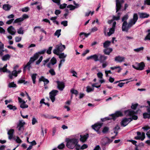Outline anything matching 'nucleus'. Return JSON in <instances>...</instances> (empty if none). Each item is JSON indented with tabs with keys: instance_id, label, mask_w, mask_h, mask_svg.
<instances>
[{
	"instance_id": "nucleus-1",
	"label": "nucleus",
	"mask_w": 150,
	"mask_h": 150,
	"mask_svg": "<svg viewBox=\"0 0 150 150\" xmlns=\"http://www.w3.org/2000/svg\"><path fill=\"white\" fill-rule=\"evenodd\" d=\"M76 137V135H73L66 139V146L68 148L73 149L75 148L76 150L79 149L80 145L78 144L79 140Z\"/></svg>"
},
{
	"instance_id": "nucleus-2",
	"label": "nucleus",
	"mask_w": 150,
	"mask_h": 150,
	"mask_svg": "<svg viewBox=\"0 0 150 150\" xmlns=\"http://www.w3.org/2000/svg\"><path fill=\"white\" fill-rule=\"evenodd\" d=\"M138 19V16L137 13H134L133 18L131 19L128 24L127 22H123L122 26V30L123 31L127 32L128 30L134 25L135 24Z\"/></svg>"
},
{
	"instance_id": "nucleus-3",
	"label": "nucleus",
	"mask_w": 150,
	"mask_h": 150,
	"mask_svg": "<svg viewBox=\"0 0 150 150\" xmlns=\"http://www.w3.org/2000/svg\"><path fill=\"white\" fill-rule=\"evenodd\" d=\"M7 67V64H6L2 68H0V71H3V72H7L9 73L8 76L10 79H12L13 76L15 77L17 76V74L20 73L21 72V69H19L17 71L16 70H14L11 72L10 71L8 70L6 67Z\"/></svg>"
},
{
	"instance_id": "nucleus-4",
	"label": "nucleus",
	"mask_w": 150,
	"mask_h": 150,
	"mask_svg": "<svg viewBox=\"0 0 150 150\" xmlns=\"http://www.w3.org/2000/svg\"><path fill=\"white\" fill-rule=\"evenodd\" d=\"M122 114L121 112L120 111H117L114 114L110 115L109 117H106L102 119L101 120L103 121L108 120L111 119H112L113 120H115L116 118L119 116H122Z\"/></svg>"
},
{
	"instance_id": "nucleus-5",
	"label": "nucleus",
	"mask_w": 150,
	"mask_h": 150,
	"mask_svg": "<svg viewBox=\"0 0 150 150\" xmlns=\"http://www.w3.org/2000/svg\"><path fill=\"white\" fill-rule=\"evenodd\" d=\"M124 113L126 116L131 117L133 120H136L138 118L137 116L135 115L136 113L131 110H126L125 111Z\"/></svg>"
},
{
	"instance_id": "nucleus-6",
	"label": "nucleus",
	"mask_w": 150,
	"mask_h": 150,
	"mask_svg": "<svg viewBox=\"0 0 150 150\" xmlns=\"http://www.w3.org/2000/svg\"><path fill=\"white\" fill-rule=\"evenodd\" d=\"M145 66L144 62H142L140 63L136 62L134 65H132V67L134 69L139 70H143Z\"/></svg>"
},
{
	"instance_id": "nucleus-7",
	"label": "nucleus",
	"mask_w": 150,
	"mask_h": 150,
	"mask_svg": "<svg viewBox=\"0 0 150 150\" xmlns=\"http://www.w3.org/2000/svg\"><path fill=\"white\" fill-rule=\"evenodd\" d=\"M65 49V45H62L61 43H60L56 46L55 49L53 50V51L54 50H56V52L59 53V52H62Z\"/></svg>"
},
{
	"instance_id": "nucleus-8",
	"label": "nucleus",
	"mask_w": 150,
	"mask_h": 150,
	"mask_svg": "<svg viewBox=\"0 0 150 150\" xmlns=\"http://www.w3.org/2000/svg\"><path fill=\"white\" fill-rule=\"evenodd\" d=\"M35 60L33 58V57H31L29 61L27 63V64L25 65L23 69V72L25 71V69H27L30 71V68H31V64Z\"/></svg>"
},
{
	"instance_id": "nucleus-9",
	"label": "nucleus",
	"mask_w": 150,
	"mask_h": 150,
	"mask_svg": "<svg viewBox=\"0 0 150 150\" xmlns=\"http://www.w3.org/2000/svg\"><path fill=\"white\" fill-rule=\"evenodd\" d=\"M58 91L56 90H53L49 93L50 98L52 102H54L55 100V96L57 95Z\"/></svg>"
},
{
	"instance_id": "nucleus-10",
	"label": "nucleus",
	"mask_w": 150,
	"mask_h": 150,
	"mask_svg": "<svg viewBox=\"0 0 150 150\" xmlns=\"http://www.w3.org/2000/svg\"><path fill=\"white\" fill-rule=\"evenodd\" d=\"M18 100L19 103H21L20 107L22 108H28V105L25 104L26 102L23 100L19 97H18Z\"/></svg>"
},
{
	"instance_id": "nucleus-11",
	"label": "nucleus",
	"mask_w": 150,
	"mask_h": 150,
	"mask_svg": "<svg viewBox=\"0 0 150 150\" xmlns=\"http://www.w3.org/2000/svg\"><path fill=\"white\" fill-rule=\"evenodd\" d=\"M101 126L102 125L100 123L96 124L92 126L93 129L96 131L98 134L100 133V132L99 131V129Z\"/></svg>"
},
{
	"instance_id": "nucleus-12",
	"label": "nucleus",
	"mask_w": 150,
	"mask_h": 150,
	"mask_svg": "<svg viewBox=\"0 0 150 150\" xmlns=\"http://www.w3.org/2000/svg\"><path fill=\"white\" fill-rule=\"evenodd\" d=\"M132 120V119L131 118H125L122 120L121 122V125L124 127H125Z\"/></svg>"
},
{
	"instance_id": "nucleus-13",
	"label": "nucleus",
	"mask_w": 150,
	"mask_h": 150,
	"mask_svg": "<svg viewBox=\"0 0 150 150\" xmlns=\"http://www.w3.org/2000/svg\"><path fill=\"white\" fill-rule=\"evenodd\" d=\"M125 58L120 56H118L116 57L115 58V61L117 62L121 63L125 62Z\"/></svg>"
},
{
	"instance_id": "nucleus-14",
	"label": "nucleus",
	"mask_w": 150,
	"mask_h": 150,
	"mask_svg": "<svg viewBox=\"0 0 150 150\" xmlns=\"http://www.w3.org/2000/svg\"><path fill=\"white\" fill-rule=\"evenodd\" d=\"M46 51V50L45 49L41 50L35 54L33 57L36 60L38 58L40 54H44Z\"/></svg>"
},
{
	"instance_id": "nucleus-15",
	"label": "nucleus",
	"mask_w": 150,
	"mask_h": 150,
	"mask_svg": "<svg viewBox=\"0 0 150 150\" xmlns=\"http://www.w3.org/2000/svg\"><path fill=\"white\" fill-rule=\"evenodd\" d=\"M7 30L8 32L11 35H15L16 33L15 29L11 26L8 28Z\"/></svg>"
},
{
	"instance_id": "nucleus-16",
	"label": "nucleus",
	"mask_w": 150,
	"mask_h": 150,
	"mask_svg": "<svg viewBox=\"0 0 150 150\" xmlns=\"http://www.w3.org/2000/svg\"><path fill=\"white\" fill-rule=\"evenodd\" d=\"M53 53L59 56V57L60 59H65L67 57V55L65 54L64 53H57L56 52V50H54L53 51Z\"/></svg>"
},
{
	"instance_id": "nucleus-17",
	"label": "nucleus",
	"mask_w": 150,
	"mask_h": 150,
	"mask_svg": "<svg viewBox=\"0 0 150 150\" xmlns=\"http://www.w3.org/2000/svg\"><path fill=\"white\" fill-rule=\"evenodd\" d=\"M116 24V23L115 21L113 23L112 28L110 29L109 32L108 33V36H110L111 34L114 33Z\"/></svg>"
},
{
	"instance_id": "nucleus-18",
	"label": "nucleus",
	"mask_w": 150,
	"mask_h": 150,
	"mask_svg": "<svg viewBox=\"0 0 150 150\" xmlns=\"http://www.w3.org/2000/svg\"><path fill=\"white\" fill-rule=\"evenodd\" d=\"M98 57V54H95L87 57L86 59L87 60H89L90 59H93L96 62L99 60Z\"/></svg>"
},
{
	"instance_id": "nucleus-19",
	"label": "nucleus",
	"mask_w": 150,
	"mask_h": 150,
	"mask_svg": "<svg viewBox=\"0 0 150 150\" xmlns=\"http://www.w3.org/2000/svg\"><path fill=\"white\" fill-rule=\"evenodd\" d=\"M80 140L82 143L85 142L87 140V139L88 137V134H86L84 135H81L80 136Z\"/></svg>"
},
{
	"instance_id": "nucleus-20",
	"label": "nucleus",
	"mask_w": 150,
	"mask_h": 150,
	"mask_svg": "<svg viewBox=\"0 0 150 150\" xmlns=\"http://www.w3.org/2000/svg\"><path fill=\"white\" fill-rule=\"evenodd\" d=\"M57 84L58 88L61 91H62L65 87L64 83L62 81H57Z\"/></svg>"
},
{
	"instance_id": "nucleus-21",
	"label": "nucleus",
	"mask_w": 150,
	"mask_h": 150,
	"mask_svg": "<svg viewBox=\"0 0 150 150\" xmlns=\"http://www.w3.org/2000/svg\"><path fill=\"white\" fill-rule=\"evenodd\" d=\"M14 131L13 129H11L8 131L7 134L8 135V138L9 139L11 140L13 138Z\"/></svg>"
},
{
	"instance_id": "nucleus-22",
	"label": "nucleus",
	"mask_w": 150,
	"mask_h": 150,
	"mask_svg": "<svg viewBox=\"0 0 150 150\" xmlns=\"http://www.w3.org/2000/svg\"><path fill=\"white\" fill-rule=\"evenodd\" d=\"M146 35L144 39L145 41H150V29L146 31Z\"/></svg>"
},
{
	"instance_id": "nucleus-23",
	"label": "nucleus",
	"mask_w": 150,
	"mask_h": 150,
	"mask_svg": "<svg viewBox=\"0 0 150 150\" xmlns=\"http://www.w3.org/2000/svg\"><path fill=\"white\" fill-rule=\"evenodd\" d=\"M139 17L140 18H147L149 16V14L146 13H139Z\"/></svg>"
},
{
	"instance_id": "nucleus-24",
	"label": "nucleus",
	"mask_w": 150,
	"mask_h": 150,
	"mask_svg": "<svg viewBox=\"0 0 150 150\" xmlns=\"http://www.w3.org/2000/svg\"><path fill=\"white\" fill-rule=\"evenodd\" d=\"M98 57L99 58L98 59V61H99L100 62H101L105 60L107 58V57L101 54H98Z\"/></svg>"
},
{
	"instance_id": "nucleus-25",
	"label": "nucleus",
	"mask_w": 150,
	"mask_h": 150,
	"mask_svg": "<svg viewBox=\"0 0 150 150\" xmlns=\"http://www.w3.org/2000/svg\"><path fill=\"white\" fill-rule=\"evenodd\" d=\"M112 51V49L111 48H107L103 50L104 53L107 55H109L110 53Z\"/></svg>"
},
{
	"instance_id": "nucleus-26",
	"label": "nucleus",
	"mask_w": 150,
	"mask_h": 150,
	"mask_svg": "<svg viewBox=\"0 0 150 150\" xmlns=\"http://www.w3.org/2000/svg\"><path fill=\"white\" fill-rule=\"evenodd\" d=\"M121 5L119 0H116V12H117V11L120 10L121 7Z\"/></svg>"
},
{
	"instance_id": "nucleus-27",
	"label": "nucleus",
	"mask_w": 150,
	"mask_h": 150,
	"mask_svg": "<svg viewBox=\"0 0 150 150\" xmlns=\"http://www.w3.org/2000/svg\"><path fill=\"white\" fill-rule=\"evenodd\" d=\"M11 6L8 4H4L3 5V8L4 10L8 11L10 10Z\"/></svg>"
},
{
	"instance_id": "nucleus-28",
	"label": "nucleus",
	"mask_w": 150,
	"mask_h": 150,
	"mask_svg": "<svg viewBox=\"0 0 150 150\" xmlns=\"http://www.w3.org/2000/svg\"><path fill=\"white\" fill-rule=\"evenodd\" d=\"M39 81H42L44 82V84H47L49 83V81L47 79H46L43 76H41L39 79Z\"/></svg>"
},
{
	"instance_id": "nucleus-29",
	"label": "nucleus",
	"mask_w": 150,
	"mask_h": 150,
	"mask_svg": "<svg viewBox=\"0 0 150 150\" xmlns=\"http://www.w3.org/2000/svg\"><path fill=\"white\" fill-rule=\"evenodd\" d=\"M137 135H139L140 136V139L142 141H143L144 140L145 138V134L144 133L142 132L141 134V132H137Z\"/></svg>"
},
{
	"instance_id": "nucleus-30",
	"label": "nucleus",
	"mask_w": 150,
	"mask_h": 150,
	"mask_svg": "<svg viewBox=\"0 0 150 150\" xmlns=\"http://www.w3.org/2000/svg\"><path fill=\"white\" fill-rule=\"evenodd\" d=\"M104 144H107L112 142V139H110L106 137L104 138Z\"/></svg>"
},
{
	"instance_id": "nucleus-31",
	"label": "nucleus",
	"mask_w": 150,
	"mask_h": 150,
	"mask_svg": "<svg viewBox=\"0 0 150 150\" xmlns=\"http://www.w3.org/2000/svg\"><path fill=\"white\" fill-rule=\"evenodd\" d=\"M4 44L1 42H0V54L1 55H3V52L4 51Z\"/></svg>"
},
{
	"instance_id": "nucleus-32",
	"label": "nucleus",
	"mask_w": 150,
	"mask_h": 150,
	"mask_svg": "<svg viewBox=\"0 0 150 150\" xmlns=\"http://www.w3.org/2000/svg\"><path fill=\"white\" fill-rule=\"evenodd\" d=\"M121 16V13H117V16H112V19L113 20H118L120 19V16Z\"/></svg>"
},
{
	"instance_id": "nucleus-33",
	"label": "nucleus",
	"mask_w": 150,
	"mask_h": 150,
	"mask_svg": "<svg viewBox=\"0 0 150 150\" xmlns=\"http://www.w3.org/2000/svg\"><path fill=\"white\" fill-rule=\"evenodd\" d=\"M10 57V56L8 54H6L3 56L2 57V60L5 61L9 59Z\"/></svg>"
},
{
	"instance_id": "nucleus-34",
	"label": "nucleus",
	"mask_w": 150,
	"mask_h": 150,
	"mask_svg": "<svg viewBox=\"0 0 150 150\" xmlns=\"http://www.w3.org/2000/svg\"><path fill=\"white\" fill-rule=\"evenodd\" d=\"M111 43V42L109 41H107L103 43V47L104 48H107L109 47Z\"/></svg>"
},
{
	"instance_id": "nucleus-35",
	"label": "nucleus",
	"mask_w": 150,
	"mask_h": 150,
	"mask_svg": "<svg viewBox=\"0 0 150 150\" xmlns=\"http://www.w3.org/2000/svg\"><path fill=\"white\" fill-rule=\"evenodd\" d=\"M57 16L52 17L50 19L51 21H52L54 23H56L57 25H58L59 23L58 21L56 20V19H57Z\"/></svg>"
},
{
	"instance_id": "nucleus-36",
	"label": "nucleus",
	"mask_w": 150,
	"mask_h": 150,
	"mask_svg": "<svg viewBox=\"0 0 150 150\" xmlns=\"http://www.w3.org/2000/svg\"><path fill=\"white\" fill-rule=\"evenodd\" d=\"M61 30L59 29L57 30L54 33V35L56 36H57V38H59V37L61 35Z\"/></svg>"
},
{
	"instance_id": "nucleus-37",
	"label": "nucleus",
	"mask_w": 150,
	"mask_h": 150,
	"mask_svg": "<svg viewBox=\"0 0 150 150\" xmlns=\"http://www.w3.org/2000/svg\"><path fill=\"white\" fill-rule=\"evenodd\" d=\"M57 60L54 57H53L50 60V63L52 65H54L56 63Z\"/></svg>"
},
{
	"instance_id": "nucleus-38",
	"label": "nucleus",
	"mask_w": 150,
	"mask_h": 150,
	"mask_svg": "<svg viewBox=\"0 0 150 150\" xmlns=\"http://www.w3.org/2000/svg\"><path fill=\"white\" fill-rule=\"evenodd\" d=\"M23 21V18H18L15 20L14 21V23H21Z\"/></svg>"
},
{
	"instance_id": "nucleus-39",
	"label": "nucleus",
	"mask_w": 150,
	"mask_h": 150,
	"mask_svg": "<svg viewBox=\"0 0 150 150\" xmlns=\"http://www.w3.org/2000/svg\"><path fill=\"white\" fill-rule=\"evenodd\" d=\"M120 129V127L118 125L116 126L113 129V131L115 134V135H117L118 134L117 131Z\"/></svg>"
},
{
	"instance_id": "nucleus-40",
	"label": "nucleus",
	"mask_w": 150,
	"mask_h": 150,
	"mask_svg": "<svg viewBox=\"0 0 150 150\" xmlns=\"http://www.w3.org/2000/svg\"><path fill=\"white\" fill-rule=\"evenodd\" d=\"M144 49V47H143L135 49L134 50V51L136 52H139L141 51H142Z\"/></svg>"
},
{
	"instance_id": "nucleus-41",
	"label": "nucleus",
	"mask_w": 150,
	"mask_h": 150,
	"mask_svg": "<svg viewBox=\"0 0 150 150\" xmlns=\"http://www.w3.org/2000/svg\"><path fill=\"white\" fill-rule=\"evenodd\" d=\"M37 75L36 74H34L31 76L32 79L33 81V83L34 84L35 83V79H36V76Z\"/></svg>"
},
{
	"instance_id": "nucleus-42",
	"label": "nucleus",
	"mask_w": 150,
	"mask_h": 150,
	"mask_svg": "<svg viewBox=\"0 0 150 150\" xmlns=\"http://www.w3.org/2000/svg\"><path fill=\"white\" fill-rule=\"evenodd\" d=\"M17 33L19 34H23L24 33V30L22 27H21L17 30Z\"/></svg>"
},
{
	"instance_id": "nucleus-43",
	"label": "nucleus",
	"mask_w": 150,
	"mask_h": 150,
	"mask_svg": "<svg viewBox=\"0 0 150 150\" xmlns=\"http://www.w3.org/2000/svg\"><path fill=\"white\" fill-rule=\"evenodd\" d=\"M25 124V122L23 120H20L17 125L23 127Z\"/></svg>"
},
{
	"instance_id": "nucleus-44",
	"label": "nucleus",
	"mask_w": 150,
	"mask_h": 150,
	"mask_svg": "<svg viewBox=\"0 0 150 150\" xmlns=\"http://www.w3.org/2000/svg\"><path fill=\"white\" fill-rule=\"evenodd\" d=\"M128 18V16L127 14H126L122 18V21L123 22H127L126 21Z\"/></svg>"
},
{
	"instance_id": "nucleus-45",
	"label": "nucleus",
	"mask_w": 150,
	"mask_h": 150,
	"mask_svg": "<svg viewBox=\"0 0 150 150\" xmlns=\"http://www.w3.org/2000/svg\"><path fill=\"white\" fill-rule=\"evenodd\" d=\"M144 117V118H150V113H145L143 114Z\"/></svg>"
},
{
	"instance_id": "nucleus-46",
	"label": "nucleus",
	"mask_w": 150,
	"mask_h": 150,
	"mask_svg": "<svg viewBox=\"0 0 150 150\" xmlns=\"http://www.w3.org/2000/svg\"><path fill=\"white\" fill-rule=\"evenodd\" d=\"M8 86L10 88L12 87H16V84H15L13 82L9 83L8 84Z\"/></svg>"
},
{
	"instance_id": "nucleus-47",
	"label": "nucleus",
	"mask_w": 150,
	"mask_h": 150,
	"mask_svg": "<svg viewBox=\"0 0 150 150\" xmlns=\"http://www.w3.org/2000/svg\"><path fill=\"white\" fill-rule=\"evenodd\" d=\"M67 7L69 8L70 10H73L76 8V7L75 6H74L72 5H68L67 6Z\"/></svg>"
},
{
	"instance_id": "nucleus-48",
	"label": "nucleus",
	"mask_w": 150,
	"mask_h": 150,
	"mask_svg": "<svg viewBox=\"0 0 150 150\" xmlns=\"http://www.w3.org/2000/svg\"><path fill=\"white\" fill-rule=\"evenodd\" d=\"M49 72L50 73L52 76L55 75L56 73L54 71V70L52 69H51L49 71Z\"/></svg>"
},
{
	"instance_id": "nucleus-49",
	"label": "nucleus",
	"mask_w": 150,
	"mask_h": 150,
	"mask_svg": "<svg viewBox=\"0 0 150 150\" xmlns=\"http://www.w3.org/2000/svg\"><path fill=\"white\" fill-rule=\"evenodd\" d=\"M93 88H91L89 86H88L86 87V91L88 93L93 91Z\"/></svg>"
},
{
	"instance_id": "nucleus-50",
	"label": "nucleus",
	"mask_w": 150,
	"mask_h": 150,
	"mask_svg": "<svg viewBox=\"0 0 150 150\" xmlns=\"http://www.w3.org/2000/svg\"><path fill=\"white\" fill-rule=\"evenodd\" d=\"M71 73L72 74V76L75 77H77V73L76 71L73 70H71L70 71Z\"/></svg>"
},
{
	"instance_id": "nucleus-51",
	"label": "nucleus",
	"mask_w": 150,
	"mask_h": 150,
	"mask_svg": "<svg viewBox=\"0 0 150 150\" xmlns=\"http://www.w3.org/2000/svg\"><path fill=\"white\" fill-rule=\"evenodd\" d=\"M42 134L43 136H44V133L45 134L47 133V129H44L43 127H42L41 128Z\"/></svg>"
},
{
	"instance_id": "nucleus-52",
	"label": "nucleus",
	"mask_w": 150,
	"mask_h": 150,
	"mask_svg": "<svg viewBox=\"0 0 150 150\" xmlns=\"http://www.w3.org/2000/svg\"><path fill=\"white\" fill-rule=\"evenodd\" d=\"M52 49V47H49L48 49L46 50V52L47 54H50L51 53V50Z\"/></svg>"
},
{
	"instance_id": "nucleus-53",
	"label": "nucleus",
	"mask_w": 150,
	"mask_h": 150,
	"mask_svg": "<svg viewBox=\"0 0 150 150\" xmlns=\"http://www.w3.org/2000/svg\"><path fill=\"white\" fill-rule=\"evenodd\" d=\"M97 76L98 78L102 79L103 75L101 72H99L97 74Z\"/></svg>"
},
{
	"instance_id": "nucleus-54",
	"label": "nucleus",
	"mask_w": 150,
	"mask_h": 150,
	"mask_svg": "<svg viewBox=\"0 0 150 150\" xmlns=\"http://www.w3.org/2000/svg\"><path fill=\"white\" fill-rule=\"evenodd\" d=\"M38 122V121L36 119L35 117H33L32 119V124L33 125H35V123H37Z\"/></svg>"
},
{
	"instance_id": "nucleus-55",
	"label": "nucleus",
	"mask_w": 150,
	"mask_h": 150,
	"mask_svg": "<svg viewBox=\"0 0 150 150\" xmlns=\"http://www.w3.org/2000/svg\"><path fill=\"white\" fill-rule=\"evenodd\" d=\"M7 107L8 108L10 109H13L14 110L16 109V108L15 106H13V105H8Z\"/></svg>"
},
{
	"instance_id": "nucleus-56",
	"label": "nucleus",
	"mask_w": 150,
	"mask_h": 150,
	"mask_svg": "<svg viewBox=\"0 0 150 150\" xmlns=\"http://www.w3.org/2000/svg\"><path fill=\"white\" fill-rule=\"evenodd\" d=\"M59 8L60 9H63L65 8L67 6V4H62L59 5Z\"/></svg>"
},
{
	"instance_id": "nucleus-57",
	"label": "nucleus",
	"mask_w": 150,
	"mask_h": 150,
	"mask_svg": "<svg viewBox=\"0 0 150 150\" xmlns=\"http://www.w3.org/2000/svg\"><path fill=\"white\" fill-rule=\"evenodd\" d=\"M71 92L72 93L76 95H77L78 94V91L77 90H74V89H72L71 90Z\"/></svg>"
},
{
	"instance_id": "nucleus-58",
	"label": "nucleus",
	"mask_w": 150,
	"mask_h": 150,
	"mask_svg": "<svg viewBox=\"0 0 150 150\" xmlns=\"http://www.w3.org/2000/svg\"><path fill=\"white\" fill-rule=\"evenodd\" d=\"M17 128L18 129V130L19 131H23L24 130L23 127L18 126L17 125Z\"/></svg>"
},
{
	"instance_id": "nucleus-59",
	"label": "nucleus",
	"mask_w": 150,
	"mask_h": 150,
	"mask_svg": "<svg viewBox=\"0 0 150 150\" xmlns=\"http://www.w3.org/2000/svg\"><path fill=\"white\" fill-rule=\"evenodd\" d=\"M87 147L88 146L86 144H84L81 147L80 146L79 149L83 150L87 148Z\"/></svg>"
},
{
	"instance_id": "nucleus-60",
	"label": "nucleus",
	"mask_w": 150,
	"mask_h": 150,
	"mask_svg": "<svg viewBox=\"0 0 150 150\" xmlns=\"http://www.w3.org/2000/svg\"><path fill=\"white\" fill-rule=\"evenodd\" d=\"M67 21H62L61 22V24L63 25L64 26H67Z\"/></svg>"
},
{
	"instance_id": "nucleus-61",
	"label": "nucleus",
	"mask_w": 150,
	"mask_h": 150,
	"mask_svg": "<svg viewBox=\"0 0 150 150\" xmlns=\"http://www.w3.org/2000/svg\"><path fill=\"white\" fill-rule=\"evenodd\" d=\"M64 144L63 143H62L58 146V148L59 149H61L64 148Z\"/></svg>"
},
{
	"instance_id": "nucleus-62",
	"label": "nucleus",
	"mask_w": 150,
	"mask_h": 150,
	"mask_svg": "<svg viewBox=\"0 0 150 150\" xmlns=\"http://www.w3.org/2000/svg\"><path fill=\"white\" fill-rule=\"evenodd\" d=\"M21 37H16L15 38V41L16 42H20L21 40Z\"/></svg>"
},
{
	"instance_id": "nucleus-63",
	"label": "nucleus",
	"mask_w": 150,
	"mask_h": 150,
	"mask_svg": "<svg viewBox=\"0 0 150 150\" xmlns=\"http://www.w3.org/2000/svg\"><path fill=\"white\" fill-rule=\"evenodd\" d=\"M109 130V128L107 127H105L102 130V132L103 133H106Z\"/></svg>"
},
{
	"instance_id": "nucleus-64",
	"label": "nucleus",
	"mask_w": 150,
	"mask_h": 150,
	"mask_svg": "<svg viewBox=\"0 0 150 150\" xmlns=\"http://www.w3.org/2000/svg\"><path fill=\"white\" fill-rule=\"evenodd\" d=\"M147 103H148L149 106L146 107L147 110L149 113H150V101H148Z\"/></svg>"
}]
</instances>
